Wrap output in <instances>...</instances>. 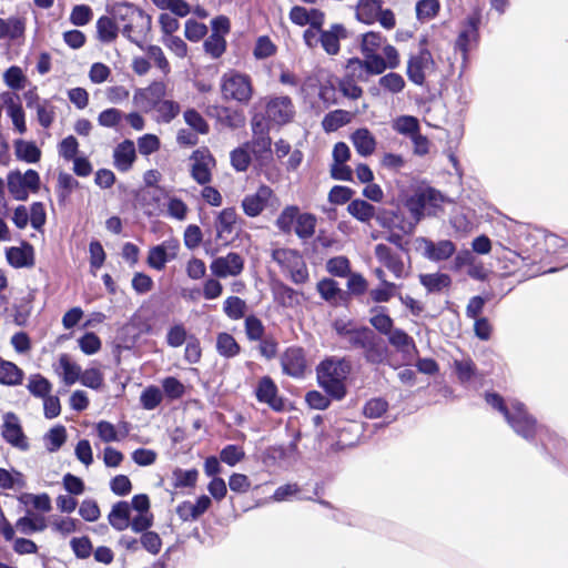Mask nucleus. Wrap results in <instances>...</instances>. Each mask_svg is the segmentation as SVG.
I'll use <instances>...</instances> for the list:
<instances>
[{
    "label": "nucleus",
    "instance_id": "62",
    "mask_svg": "<svg viewBox=\"0 0 568 568\" xmlns=\"http://www.w3.org/2000/svg\"><path fill=\"white\" fill-rule=\"evenodd\" d=\"M226 48L225 39L220 34H211L204 42V49L212 58H220Z\"/></svg>",
    "mask_w": 568,
    "mask_h": 568
},
{
    "label": "nucleus",
    "instance_id": "19",
    "mask_svg": "<svg viewBox=\"0 0 568 568\" xmlns=\"http://www.w3.org/2000/svg\"><path fill=\"white\" fill-rule=\"evenodd\" d=\"M283 372L292 377H301L307 368L304 352L301 347H288L281 355Z\"/></svg>",
    "mask_w": 568,
    "mask_h": 568
},
{
    "label": "nucleus",
    "instance_id": "18",
    "mask_svg": "<svg viewBox=\"0 0 568 568\" xmlns=\"http://www.w3.org/2000/svg\"><path fill=\"white\" fill-rule=\"evenodd\" d=\"M53 371L64 385L72 386L79 382L82 368L69 354L63 353L53 364Z\"/></svg>",
    "mask_w": 568,
    "mask_h": 568
},
{
    "label": "nucleus",
    "instance_id": "15",
    "mask_svg": "<svg viewBox=\"0 0 568 568\" xmlns=\"http://www.w3.org/2000/svg\"><path fill=\"white\" fill-rule=\"evenodd\" d=\"M417 248L430 261H444L449 258L456 251L455 244L449 240L433 242L420 237L416 240Z\"/></svg>",
    "mask_w": 568,
    "mask_h": 568
},
{
    "label": "nucleus",
    "instance_id": "20",
    "mask_svg": "<svg viewBox=\"0 0 568 568\" xmlns=\"http://www.w3.org/2000/svg\"><path fill=\"white\" fill-rule=\"evenodd\" d=\"M1 100H2L3 104L6 105L7 113L10 116L14 129L20 134L26 133L27 124H26L23 109L19 102V97L7 92L1 95Z\"/></svg>",
    "mask_w": 568,
    "mask_h": 568
},
{
    "label": "nucleus",
    "instance_id": "37",
    "mask_svg": "<svg viewBox=\"0 0 568 568\" xmlns=\"http://www.w3.org/2000/svg\"><path fill=\"white\" fill-rule=\"evenodd\" d=\"M392 128L397 133L412 138L419 132V121L413 115H399L393 120Z\"/></svg>",
    "mask_w": 568,
    "mask_h": 568
},
{
    "label": "nucleus",
    "instance_id": "14",
    "mask_svg": "<svg viewBox=\"0 0 568 568\" xmlns=\"http://www.w3.org/2000/svg\"><path fill=\"white\" fill-rule=\"evenodd\" d=\"M192 165L191 173L193 179L200 183L205 184L211 181V173L215 166V160L207 149H199L193 152L191 156Z\"/></svg>",
    "mask_w": 568,
    "mask_h": 568
},
{
    "label": "nucleus",
    "instance_id": "25",
    "mask_svg": "<svg viewBox=\"0 0 568 568\" xmlns=\"http://www.w3.org/2000/svg\"><path fill=\"white\" fill-rule=\"evenodd\" d=\"M256 397L260 402L266 403L275 410L283 408V402L277 396V387L270 377H263L256 387Z\"/></svg>",
    "mask_w": 568,
    "mask_h": 568
},
{
    "label": "nucleus",
    "instance_id": "38",
    "mask_svg": "<svg viewBox=\"0 0 568 568\" xmlns=\"http://www.w3.org/2000/svg\"><path fill=\"white\" fill-rule=\"evenodd\" d=\"M16 527L21 534L30 535L43 531L47 528V520L41 516L27 515L17 520Z\"/></svg>",
    "mask_w": 568,
    "mask_h": 568
},
{
    "label": "nucleus",
    "instance_id": "64",
    "mask_svg": "<svg viewBox=\"0 0 568 568\" xmlns=\"http://www.w3.org/2000/svg\"><path fill=\"white\" fill-rule=\"evenodd\" d=\"M140 542L142 547L152 555H158L162 548V540L155 531L145 530L142 531Z\"/></svg>",
    "mask_w": 568,
    "mask_h": 568
},
{
    "label": "nucleus",
    "instance_id": "28",
    "mask_svg": "<svg viewBox=\"0 0 568 568\" xmlns=\"http://www.w3.org/2000/svg\"><path fill=\"white\" fill-rule=\"evenodd\" d=\"M114 165L120 171H128L135 161V146L131 140L120 143L114 150Z\"/></svg>",
    "mask_w": 568,
    "mask_h": 568
},
{
    "label": "nucleus",
    "instance_id": "1",
    "mask_svg": "<svg viewBox=\"0 0 568 568\" xmlns=\"http://www.w3.org/2000/svg\"><path fill=\"white\" fill-rule=\"evenodd\" d=\"M361 52L366 58L369 74H382L386 69H396L400 63L398 50L376 31L362 34Z\"/></svg>",
    "mask_w": 568,
    "mask_h": 568
},
{
    "label": "nucleus",
    "instance_id": "27",
    "mask_svg": "<svg viewBox=\"0 0 568 568\" xmlns=\"http://www.w3.org/2000/svg\"><path fill=\"white\" fill-rule=\"evenodd\" d=\"M383 0H358L355 6V18L365 24H373L378 18Z\"/></svg>",
    "mask_w": 568,
    "mask_h": 568
},
{
    "label": "nucleus",
    "instance_id": "31",
    "mask_svg": "<svg viewBox=\"0 0 568 568\" xmlns=\"http://www.w3.org/2000/svg\"><path fill=\"white\" fill-rule=\"evenodd\" d=\"M237 214L234 209H224L217 219L216 232L217 237L224 243L230 242L234 232Z\"/></svg>",
    "mask_w": 568,
    "mask_h": 568
},
{
    "label": "nucleus",
    "instance_id": "61",
    "mask_svg": "<svg viewBox=\"0 0 568 568\" xmlns=\"http://www.w3.org/2000/svg\"><path fill=\"white\" fill-rule=\"evenodd\" d=\"M201 357L202 348L200 339L194 335H190L185 343L184 359L190 364H196L201 361Z\"/></svg>",
    "mask_w": 568,
    "mask_h": 568
},
{
    "label": "nucleus",
    "instance_id": "53",
    "mask_svg": "<svg viewBox=\"0 0 568 568\" xmlns=\"http://www.w3.org/2000/svg\"><path fill=\"white\" fill-rule=\"evenodd\" d=\"M297 206L285 207L276 220V226L284 233H290L295 226V222L298 215Z\"/></svg>",
    "mask_w": 568,
    "mask_h": 568
},
{
    "label": "nucleus",
    "instance_id": "7",
    "mask_svg": "<svg viewBox=\"0 0 568 568\" xmlns=\"http://www.w3.org/2000/svg\"><path fill=\"white\" fill-rule=\"evenodd\" d=\"M272 258L290 274L295 284H303L308 280V271L302 255L292 248L278 247L272 251Z\"/></svg>",
    "mask_w": 568,
    "mask_h": 568
},
{
    "label": "nucleus",
    "instance_id": "58",
    "mask_svg": "<svg viewBox=\"0 0 568 568\" xmlns=\"http://www.w3.org/2000/svg\"><path fill=\"white\" fill-rule=\"evenodd\" d=\"M189 339L187 331L183 324L172 325L166 333V343L171 347H180Z\"/></svg>",
    "mask_w": 568,
    "mask_h": 568
},
{
    "label": "nucleus",
    "instance_id": "41",
    "mask_svg": "<svg viewBox=\"0 0 568 568\" xmlns=\"http://www.w3.org/2000/svg\"><path fill=\"white\" fill-rule=\"evenodd\" d=\"M348 213L361 222H369L375 215V207L364 200H353L347 206Z\"/></svg>",
    "mask_w": 568,
    "mask_h": 568
},
{
    "label": "nucleus",
    "instance_id": "17",
    "mask_svg": "<svg viewBox=\"0 0 568 568\" xmlns=\"http://www.w3.org/2000/svg\"><path fill=\"white\" fill-rule=\"evenodd\" d=\"M2 436L9 444L18 449L27 450L29 447L28 439L22 432L19 418L12 413H7L3 416Z\"/></svg>",
    "mask_w": 568,
    "mask_h": 568
},
{
    "label": "nucleus",
    "instance_id": "47",
    "mask_svg": "<svg viewBox=\"0 0 568 568\" xmlns=\"http://www.w3.org/2000/svg\"><path fill=\"white\" fill-rule=\"evenodd\" d=\"M161 10H170L173 14L184 18L192 12L185 0H151Z\"/></svg>",
    "mask_w": 568,
    "mask_h": 568
},
{
    "label": "nucleus",
    "instance_id": "26",
    "mask_svg": "<svg viewBox=\"0 0 568 568\" xmlns=\"http://www.w3.org/2000/svg\"><path fill=\"white\" fill-rule=\"evenodd\" d=\"M6 255L8 263L17 268L29 267L34 264V251L28 243L8 248Z\"/></svg>",
    "mask_w": 568,
    "mask_h": 568
},
{
    "label": "nucleus",
    "instance_id": "60",
    "mask_svg": "<svg viewBox=\"0 0 568 568\" xmlns=\"http://www.w3.org/2000/svg\"><path fill=\"white\" fill-rule=\"evenodd\" d=\"M389 343L399 351L409 353L415 349L413 339L403 331L395 329L389 333Z\"/></svg>",
    "mask_w": 568,
    "mask_h": 568
},
{
    "label": "nucleus",
    "instance_id": "59",
    "mask_svg": "<svg viewBox=\"0 0 568 568\" xmlns=\"http://www.w3.org/2000/svg\"><path fill=\"white\" fill-rule=\"evenodd\" d=\"M103 374L97 367H90L85 371H81V376L79 382L87 387L98 389L103 385Z\"/></svg>",
    "mask_w": 568,
    "mask_h": 568
},
{
    "label": "nucleus",
    "instance_id": "49",
    "mask_svg": "<svg viewBox=\"0 0 568 568\" xmlns=\"http://www.w3.org/2000/svg\"><path fill=\"white\" fill-rule=\"evenodd\" d=\"M0 487L3 489H16L26 487V478L18 470L9 471L0 468Z\"/></svg>",
    "mask_w": 568,
    "mask_h": 568
},
{
    "label": "nucleus",
    "instance_id": "57",
    "mask_svg": "<svg viewBox=\"0 0 568 568\" xmlns=\"http://www.w3.org/2000/svg\"><path fill=\"white\" fill-rule=\"evenodd\" d=\"M246 303L237 296H230L224 302V312L232 320H240L244 316Z\"/></svg>",
    "mask_w": 568,
    "mask_h": 568
},
{
    "label": "nucleus",
    "instance_id": "4",
    "mask_svg": "<svg viewBox=\"0 0 568 568\" xmlns=\"http://www.w3.org/2000/svg\"><path fill=\"white\" fill-rule=\"evenodd\" d=\"M320 385L333 397L341 399L345 395V381L351 372L348 362L327 358L317 366Z\"/></svg>",
    "mask_w": 568,
    "mask_h": 568
},
{
    "label": "nucleus",
    "instance_id": "63",
    "mask_svg": "<svg viewBox=\"0 0 568 568\" xmlns=\"http://www.w3.org/2000/svg\"><path fill=\"white\" fill-rule=\"evenodd\" d=\"M207 33V28L204 23L197 22L193 19H189L185 22L184 36L192 42L202 40Z\"/></svg>",
    "mask_w": 568,
    "mask_h": 568
},
{
    "label": "nucleus",
    "instance_id": "35",
    "mask_svg": "<svg viewBox=\"0 0 568 568\" xmlns=\"http://www.w3.org/2000/svg\"><path fill=\"white\" fill-rule=\"evenodd\" d=\"M352 142L357 151L363 156H368L374 153L376 149V140L367 129H358L352 134Z\"/></svg>",
    "mask_w": 568,
    "mask_h": 568
},
{
    "label": "nucleus",
    "instance_id": "5",
    "mask_svg": "<svg viewBox=\"0 0 568 568\" xmlns=\"http://www.w3.org/2000/svg\"><path fill=\"white\" fill-rule=\"evenodd\" d=\"M220 89L224 101H233L242 105L248 104L254 92L251 78L234 70L222 75Z\"/></svg>",
    "mask_w": 568,
    "mask_h": 568
},
{
    "label": "nucleus",
    "instance_id": "33",
    "mask_svg": "<svg viewBox=\"0 0 568 568\" xmlns=\"http://www.w3.org/2000/svg\"><path fill=\"white\" fill-rule=\"evenodd\" d=\"M335 329L341 335H349L354 343L366 345L371 341L372 332L367 328L358 329L351 322L338 320L334 324Z\"/></svg>",
    "mask_w": 568,
    "mask_h": 568
},
{
    "label": "nucleus",
    "instance_id": "51",
    "mask_svg": "<svg viewBox=\"0 0 568 568\" xmlns=\"http://www.w3.org/2000/svg\"><path fill=\"white\" fill-rule=\"evenodd\" d=\"M420 193L426 206V214L428 215H435L437 210H439L446 201L445 197L434 189L423 190Z\"/></svg>",
    "mask_w": 568,
    "mask_h": 568
},
{
    "label": "nucleus",
    "instance_id": "8",
    "mask_svg": "<svg viewBox=\"0 0 568 568\" xmlns=\"http://www.w3.org/2000/svg\"><path fill=\"white\" fill-rule=\"evenodd\" d=\"M8 190L18 201H26L29 193H36L40 189V176L37 171L28 170L26 173L12 171L8 174Z\"/></svg>",
    "mask_w": 568,
    "mask_h": 568
},
{
    "label": "nucleus",
    "instance_id": "44",
    "mask_svg": "<svg viewBox=\"0 0 568 568\" xmlns=\"http://www.w3.org/2000/svg\"><path fill=\"white\" fill-rule=\"evenodd\" d=\"M28 390L36 397L44 398L50 395L52 390L51 383L40 374H33L29 376Z\"/></svg>",
    "mask_w": 568,
    "mask_h": 568
},
{
    "label": "nucleus",
    "instance_id": "39",
    "mask_svg": "<svg viewBox=\"0 0 568 568\" xmlns=\"http://www.w3.org/2000/svg\"><path fill=\"white\" fill-rule=\"evenodd\" d=\"M118 21L110 17H101L97 21V32L98 37L102 42H112L116 39L119 27Z\"/></svg>",
    "mask_w": 568,
    "mask_h": 568
},
{
    "label": "nucleus",
    "instance_id": "34",
    "mask_svg": "<svg viewBox=\"0 0 568 568\" xmlns=\"http://www.w3.org/2000/svg\"><path fill=\"white\" fill-rule=\"evenodd\" d=\"M14 154L19 161L37 163L41 159V150L32 141L16 140L13 143Z\"/></svg>",
    "mask_w": 568,
    "mask_h": 568
},
{
    "label": "nucleus",
    "instance_id": "13",
    "mask_svg": "<svg viewBox=\"0 0 568 568\" xmlns=\"http://www.w3.org/2000/svg\"><path fill=\"white\" fill-rule=\"evenodd\" d=\"M180 243L175 239H170L150 248L146 263L151 268L161 271L166 263L178 256Z\"/></svg>",
    "mask_w": 568,
    "mask_h": 568
},
{
    "label": "nucleus",
    "instance_id": "36",
    "mask_svg": "<svg viewBox=\"0 0 568 568\" xmlns=\"http://www.w3.org/2000/svg\"><path fill=\"white\" fill-rule=\"evenodd\" d=\"M216 351L221 356L231 358L239 355L241 347L231 334L223 332L216 336Z\"/></svg>",
    "mask_w": 568,
    "mask_h": 568
},
{
    "label": "nucleus",
    "instance_id": "45",
    "mask_svg": "<svg viewBox=\"0 0 568 568\" xmlns=\"http://www.w3.org/2000/svg\"><path fill=\"white\" fill-rule=\"evenodd\" d=\"M419 281L428 292H439L450 285V277L444 273L422 274Z\"/></svg>",
    "mask_w": 568,
    "mask_h": 568
},
{
    "label": "nucleus",
    "instance_id": "29",
    "mask_svg": "<svg viewBox=\"0 0 568 568\" xmlns=\"http://www.w3.org/2000/svg\"><path fill=\"white\" fill-rule=\"evenodd\" d=\"M131 515L130 504L128 501H119L113 505L108 519L114 529L122 531L130 527Z\"/></svg>",
    "mask_w": 568,
    "mask_h": 568
},
{
    "label": "nucleus",
    "instance_id": "6",
    "mask_svg": "<svg viewBox=\"0 0 568 568\" xmlns=\"http://www.w3.org/2000/svg\"><path fill=\"white\" fill-rule=\"evenodd\" d=\"M419 47L418 53L409 57L406 73L413 83L423 85L426 78L435 72L436 63L430 51L427 49V40L425 38L420 40Z\"/></svg>",
    "mask_w": 568,
    "mask_h": 568
},
{
    "label": "nucleus",
    "instance_id": "54",
    "mask_svg": "<svg viewBox=\"0 0 568 568\" xmlns=\"http://www.w3.org/2000/svg\"><path fill=\"white\" fill-rule=\"evenodd\" d=\"M163 399V393L156 386L146 387L141 396L140 402L144 409L151 410L156 408Z\"/></svg>",
    "mask_w": 568,
    "mask_h": 568
},
{
    "label": "nucleus",
    "instance_id": "42",
    "mask_svg": "<svg viewBox=\"0 0 568 568\" xmlns=\"http://www.w3.org/2000/svg\"><path fill=\"white\" fill-rule=\"evenodd\" d=\"M67 440V429L62 425H57L49 429L43 436V443L47 450L54 453L61 448Z\"/></svg>",
    "mask_w": 568,
    "mask_h": 568
},
{
    "label": "nucleus",
    "instance_id": "12",
    "mask_svg": "<svg viewBox=\"0 0 568 568\" xmlns=\"http://www.w3.org/2000/svg\"><path fill=\"white\" fill-rule=\"evenodd\" d=\"M165 95L166 84L162 81H154L149 87L135 91L133 102L141 110L149 112L154 110Z\"/></svg>",
    "mask_w": 568,
    "mask_h": 568
},
{
    "label": "nucleus",
    "instance_id": "40",
    "mask_svg": "<svg viewBox=\"0 0 568 568\" xmlns=\"http://www.w3.org/2000/svg\"><path fill=\"white\" fill-rule=\"evenodd\" d=\"M477 39V19L470 18L468 19L467 23L462 29L456 45L458 49H460L464 53L467 52V50L470 48V45L476 41Z\"/></svg>",
    "mask_w": 568,
    "mask_h": 568
},
{
    "label": "nucleus",
    "instance_id": "32",
    "mask_svg": "<svg viewBox=\"0 0 568 568\" xmlns=\"http://www.w3.org/2000/svg\"><path fill=\"white\" fill-rule=\"evenodd\" d=\"M24 378V372L10 361L0 357V384L6 386H19Z\"/></svg>",
    "mask_w": 568,
    "mask_h": 568
},
{
    "label": "nucleus",
    "instance_id": "30",
    "mask_svg": "<svg viewBox=\"0 0 568 568\" xmlns=\"http://www.w3.org/2000/svg\"><path fill=\"white\" fill-rule=\"evenodd\" d=\"M375 254L378 261L386 266L396 277L400 278L405 275L404 263L390 252V248L384 244L375 247Z\"/></svg>",
    "mask_w": 568,
    "mask_h": 568
},
{
    "label": "nucleus",
    "instance_id": "3",
    "mask_svg": "<svg viewBox=\"0 0 568 568\" xmlns=\"http://www.w3.org/2000/svg\"><path fill=\"white\" fill-rule=\"evenodd\" d=\"M486 402L499 410L515 429V432L525 438L534 436L537 429L535 419L527 414L524 405L518 400H511L506 404L497 394H487Z\"/></svg>",
    "mask_w": 568,
    "mask_h": 568
},
{
    "label": "nucleus",
    "instance_id": "2",
    "mask_svg": "<svg viewBox=\"0 0 568 568\" xmlns=\"http://www.w3.org/2000/svg\"><path fill=\"white\" fill-rule=\"evenodd\" d=\"M114 19L122 26V34L142 48L152 28V18L140 8L130 3H118L113 7Z\"/></svg>",
    "mask_w": 568,
    "mask_h": 568
},
{
    "label": "nucleus",
    "instance_id": "46",
    "mask_svg": "<svg viewBox=\"0 0 568 568\" xmlns=\"http://www.w3.org/2000/svg\"><path fill=\"white\" fill-rule=\"evenodd\" d=\"M19 501L26 506L31 505L34 509L42 513L51 510V499L45 493L39 495L24 493L19 497Z\"/></svg>",
    "mask_w": 568,
    "mask_h": 568
},
{
    "label": "nucleus",
    "instance_id": "9",
    "mask_svg": "<svg viewBox=\"0 0 568 568\" xmlns=\"http://www.w3.org/2000/svg\"><path fill=\"white\" fill-rule=\"evenodd\" d=\"M265 109L267 120L278 125L291 122L295 115L294 105L288 97L266 98Z\"/></svg>",
    "mask_w": 568,
    "mask_h": 568
},
{
    "label": "nucleus",
    "instance_id": "16",
    "mask_svg": "<svg viewBox=\"0 0 568 568\" xmlns=\"http://www.w3.org/2000/svg\"><path fill=\"white\" fill-rule=\"evenodd\" d=\"M244 268V260L237 253H229L225 256L216 257L210 264L212 274L216 277L225 278L237 276Z\"/></svg>",
    "mask_w": 568,
    "mask_h": 568
},
{
    "label": "nucleus",
    "instance_id": "23",
    "mask_svg": "<svg viewBox=\"0 0 568 568\" xmlns=\"http://www.w3.org/2000/svg\"><path fill=\"white\" fill-rule=\"evenodd\" d=\"M347 38L343 24H333L329 29L321 31V45L327 54L335 55L339 51V41Z\"/></svg>",
    "mask_w": 568,
    "mask_h": 568
},
{
    "label": "nucleus",
    "instance_id": "43",
    "mask_svg": "<svg viewBox=\"0 0 568 568\" xmlns=\"http://www.w3.org/2000/svg\"><path fill=\"white\" fill-rule=\"evenodd\" d=\"M316 226V217L310 213H301L298 212L294 231L296 235L301 239H308L315 232Z\"/></svg>",
    "mask_w": 568,
    "mask_h": 568
},
{
    "label": "nucleus",
    "instance_id": "24",
    "mask_svg": "<svg viewBox=\"0 0 568 568\" xmlns=\"http://www.w3.org/2000/svg\"><path fill=\"white\" fill-rule=\"evenodd\" d=\"M290 19L297 26L311 24L313 28H321L324 23V13L317 9L295 6L290 11Z\"/></svg>",
    "mask_w": 568,
    "mask_h": 568
},
{
    "label": "nucleus",
    "instance_id": "50",
    "mask_svg": "<svg viewBox=\"0 0 568 568\" xmlns=\"http://www.w3.org/2000/svg\"><path fill=\"white\" fill-rule=\"evenodd\" d=\"M24 27L20 19L18 18H9L1 19L0 18V39L11 38L16 39L23 33Z\"/></svg>",
    "mask_w": 568,
    "mask_h": 568
},
{
    "label": "nucleus",
    "instance_id": "48",
    "mask_svg": "<svg viewBox=\"0 0 568 568\" xmlns=\"http://www.w3.org/2000/svg\"><path fill=\"white\" fill-rule=\"evenodd\" d=\"M199 471L196 469L175 468L172 473V481L175 488L194 487L196 485Z\"/></svg>",
    "mask_w": 568,
    "mask_h": 568
},
{
    "label": "nucleus",
    "instance_id": "52",
    "mask_svg": "<svg viewBox=\"0 0 568 568\" xmlns=\"http://www.w3.org/2000/svg\"><path fill=\"white\" fill-rule=\"evenodd\" d=\"M351 115L343 110L328 113L323 120V128L326 132H333L349 122Z\"/></svg>",
    "mask_w": 568,
    "mask_h": 568
},
{
    "label": "nucleus",
    "instance_id": "56",
    "mask_svg": "<svg viewBox=\"0 0 568 568\" xmlns=\"http://www.w3.org/2000/svg\"><path fill=\"white\" fill-rule=\"evenodd\" d=\"M379 85L390 93H399L405 88V80L404 78L395 72L387 73L383 75L379 81Z\"/></svg>",
    "mask_w": 568,
    "mask_h": 568
},
{
    "label": "nucleus",
    "instance_id": "21",
    "mask_svg": "<svg viewBox=\"0 0 568 568\" xmlns=\"http://www.w3.org/2000/svg\"><path fill=\"white\" fill-rule=\"evenodd\" d=\"M252 128L254 132V140L251 146L252 153L257 160L266 159L271 153V139L265 126L261 121L253 119Z\"/></svg>",
    "mask_w": 568,
    "mask_h": 568
},
{
    "label": "nucleus",
    "instance_id": "11",
    "mask_svg": "<svg viewBox=\"0 0 568 568\" xmlns=\"http://www.w3.org/2000/svg\"><path fill=\"white\" fill-rule=\"evenodd\" d=\"M406 207L410 213V220L399 221L398 216L395 215L388 227L398 229L405 234H409L415 229L416 224L420 221L423 215L426 213L425 203L422 199L420 191L415 193L412 197L406 201Z\"/></svg>",
    "mask_w": 568,
    "mask_h": 568
},
{
    "label": "nucleus",
    "instance_id": "10",
    "mask_svg": "<svg viewBox=\"0 0 568 568\" xmlns=\"http://www.w3.org/2000/svg\"><path fill=\"white\" fill-rule=\"evenodd\" d=\"M277 204V199L271 187L262 185L253 194H247L242 201V209L250 217L260 215L267 206Z\"/></svg>",
    "mask_w": 568,
    "mask_h": 568
},
{
    "label": "nucleus",
    "instance_id": "22",
    "mask_svg": "<svg viewBox=\"0 0 568 568\" xmlns=\"http://www.w3.org/2000/svg\"><path fill=\"white\" fill-rule=\"evenodd\" d=\"M94 429L99 439L103 443L121 442L129 435L126 423L115 426L110 422L100 420L94 425Z\"/></svg>",
    "mask_w": 568,
    "mask_h": 568
},
{
    "label": "nucleus",
    "instance_id": "55",
    "mask_svg": "<svg viewBox=\"0 0 568 568\" xmlns=\"http://www.w3.org/2000/svg\"><path fill=\"white\" fill-rule=\"evenodd\" d=\"M440 4L438 0H420L416 3L418 20L426 21L437 16Z\"/></svg>",
    "mask_w": 568,
    "mask_h": 568
}]
</instances>
